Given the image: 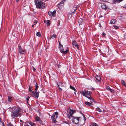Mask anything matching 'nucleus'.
<instances>
[{
	"label": "nucleus",
	"mask_w": 126,
	"mask_h": 126,
	"mask_svg": "<svg viewBox=\"0 0 126 126\" xmlns=\"http://www.w3.org/2000/svg\"><path fill=\"white\" fill-rule=\"evenodd\" d=\"M79 92L83 96H85L88 98L90 100L94 101L93 99H92L91 97V95L90 94L92 93L90 91L86 90H84L80 91Z\"/></svg>",
	"instance_id": "3"
},
{
	"label": "nucleus",
	"mask_w": 126,
	"mask_h": 126,
	"mask_svg": "<svg viewBox=\"0 0 126 126\" xmlns=\"http://www.w3.org/2000/svg\"><path fill=\"white\" fill-rule=\"evenodd\" d=\"M36 35L39 37L41 36V33L40 32H37L36 34Z\"/></svg>",
	"instance_id": "29"
},
{
	"label": "nucleus",
	"mask_w": 126,
	"mask_h": 126,
	"mask_svg": "<svg viewBox=\"0 0 126 126\" xmlns=\"http://www.w3.org/2000/svg\"><path fill=\"white\" fill-rule=\"evenodd\" d=\"M52 38V36H50L49 37V39H50V40L51 38Z\"/></svg>",
	"instance_id": "42"
},
{
	"label": "nucleus",
	"mask_w": 126,
	"mask_h": 126,
	"mask_svg": "<svg viewBox=\"0 0 126 126\" xmlns=\"http://www.w3.org/2000/svg\"><path fill=\"white\" fill-rule=\"evenodd\" d=\"M30 97L29 96H28V97L27 98V102H28V101L30 99Z\"/></svg>",
	"instance_id": "34"
},
{
	"label": "nucleus",
	"mask_w": 126,
	"mask_h": 126,
	"mask_svg": "<svg viewBox=\"0 0 126 126\" xmlns=\"http://www.w3.org/2000/svg\"><path fill=\"white\" fill-rule=\"evenodd\" d=\"M99 26V27H101V24H99V25H98Z\"/></svg>",
	"instance_id": "45"
},
{
	"label": "nucleus",
	"mask_w": 126,
	"mask_h": 126,
	"mask_svg": "<svg viewBox=\"0 0 126 126\" xmlns=\"http://www.w3.org/2000/svg\"><path fill=\"white\" fill-rule=\"evenodd\" d=\"M52 37H54L55 38H56L57 37V36L56 35L54 34H53L52 35Z\"/></svg>",
	"instance_id": "33"
},
{
	"label": "nucleus",
	"mask_w": 126,
	"mask_h": 126,
	"mask_svg": "<svg viewBox=\"0 0 126 126\" xmlns=\"http://www.w3.org/2000/svg\"><path fill=\"white\" fill-rule=\"evenodd\" d=\"M2 126H5L4 122H1Z\"/></svg>",
	"instance_id": "39"
},
{
	"label": "nucleus",
	"mask_w": 126,
	"mask_h": 126,
	"mask_svg": "<svg viewBox=\"0 0 126 126\" xmlns=\"http://www.w3.org/2000/svg\"><path fill=\"white\" fill-rule=\"evenodd\" d=\"M37 23V21H36L35 22H34V23L35 24H34V25H35V23Z\"/></svg>",
	"instance_id": "44"
},
{
	"label": "nucleus",
	"mask_w": 126,
	"mask_h": 126,
	"mask_svg": "<svg viewBox=\"0 0 126 126\" xmlns=\"http://www.w3.org/2000/svg\"><path fill=\"white\" fill-rule=\"evenodd\" d=\"M70 88L72 89L73 90L75 91V90H76L75 89V88L74 87H73L71 85H70Z\"/></svg>",
	"instance_id": "30"
},
{
	"label": "nucleus",
	"mask_w": 126,
	"mask_h": 126,
	"mask_svg": "<svg viewBox=\"0 0 126 126\" xmlns=\"http://www.w3.org/2000/svg\"><path fill=\"white\" fill-rule=\"evenodd\" d=\"M21 121H22V120H20V121H21Z\"/></svg>",
	"instance_id": "50"
},
{
	"label": "nucleus",
	"mask_w": 126,
	"mask_h": 126,
	"mask_svg": "<svg viewBox=\"0 0 126 126\" xmlns=\"http://www.w3.org/2000/svg\"><path fill=\"white\" fill-rule=\"evenodd\" d=\"M32 27H34V25H32Z\"/></svg>",
	"instance_id": "49"
},
{
	"label": "nucleus",
	"mask_w": 126,
	"mask_h": 126,
	"mask_svg": "<svg viewBox=\"0 0 126 126\" xmlns=\"http://www.w3.org/2000/svg\"><path fill=\"white\" fill-rule=\"evenodd\" d=\"M78 22L79 25L82 24L83 23V19L81 18H80L78 20Z\"/></svg>",
	"instance_id": "17"
},
{
	"label": "nucleus",
	"mask_w": 126,
	"mask_h": 126,
	"mask_svg": "<svg viewBox=\"0 0 126 126\" xmlns=\"http://www.w3.org/2000/svg\"><path fill=\"white\" fill-rule=\"evenodd\" d=\"M39 87V86L37 85V83H36V84L35 85V91H36L38 89Z\"/></svg>",
	"instance_id": "22"
},
{
	"label": "nucleus",
	"mask_w": 126,
	"mask_h": 126,
	"mask_svg": "<svg viewBox=\"0 0 126 126\" xmlns=\"http://www.w3.org/2000/svg\"><path fill=\"white\" fill-rule=\"evenodd\" d=\"M57 85L58 86V88L59 89V91L61 92L62 89V88L63 87V83L62 82H60L57 83Z\"/></svg>",
	"instance_id": "7"
},
{
	"label": "nucleus",
	"mask_w": 126,
	"mask_h": 126,
	"mask_svg": "<svg viewBox=\"0 0 126 126\" xmlns=\"http://www.w3.org/2000/svg\"><path fill=\"white\" fill-rule=\"evenodd\" d=\"M102 35L104 36H105L106 35V34L105 33L103 32Z\"/></svg>",
	"instance_id": "43"
},
{
	"label": "nucleus",
	"mask_w": 126,
	"mask_h": 126,
	"mask_svg": "<svg viewBox=\"0 0 126 126\" xmlns=\"http://www.w3.org/2000/svg\"><path fill=\"white\" fill-rule=\"evenodd\" d=\"M91 126H98L97 124L94 123H93L91 124Z\"/></svg>",
	"instance_id": "31"
},
{
	"label": "nucleus",
	"mask_w": 126,
	"mask_h": 126,
	"mask_svg": "<svg viewBox=\"0 0 126 126\" xmlns=\"http://www.w3.org/2000/svg\"><path fill=\"white\" fill-rule=\"evenodd\" d=\"M113 27L115 29H117L119 28V27L118 26H116L115 25H113Z\"/></svg>",
	"instance_id": "26"
},
{
	"label": "nucleus",
	"mask_w": 126,
	"mask_h": 126,
	"mask_svg": "<svg viewBox=\"0 0 126 126\" xmlns=\"http://www.w3.org/2000/svg\"><path fill=\"white\" fill-rule=\"evenodd\" d=\"M58 113L57 112H55L54 114H53L51 117V118H57Z\"/></svg>",
	"instance_id": "10"
},
{
	"label": "nucleus",
	"mask_w": 126,
	"mask_h": 126,
	"mask_svg": "<svg viewBox=\"0 0 126 126\" xmlns=\"http://www.w3.org/2000/svg\"><path fill=\"white\" fill-rule=\"evenodd\" d=\"M70 111L68 113L67 115L69 118L72 117V122L75 124H77L79 122V118L75 117H72L73 114L76 112L75 110H72L70 108Z\"/></svg>",
	"instance_id": "2"
},
{
	"label": "nucleus",
	"mask_w": 126,
	"mask_h": 126,
	"mask_svg": "<svg viewBox=\"0 0 126 126\" xmlns=\"http://www.w3.org/2000/svg\"><path fill=\"white\" fill-rule=\"evenodd\" d=\"M32 69L34 71H35L36 70L35 69L33 66H32Z\"/></svg>",
	"instance_id": "38"
},
{
	"label": "nucleus",
	"mask_w": 126,
	"mask_h": 126,
	"mask_svg": "<svg viewBox=\"0 0 126 126\" xmlns=\"http://www.w3.org/2000/svg\"><path fill=\"white\" fill-rule=\"evenodd\" d=\"M9 109L10 111L11 112V116L12 118H14L15 117H18L20 115L21 109L18 107H10Z\"/></svg>",
	"instance_id": "1"
},
{
	"label": "nucleus",
	"mask_w": 126,
	"mask_h": 126,
	"mask_svg": "<svg viewBox=\"0 0 126 126\" xmlns=\"http://www.w3.org/2000/svg\"><path fill=\"white\" fill-rule=\"evenodd\" d=\"M59 48L60 49L61 52L63 54H66L68 52V50H66L65 51L63 50V47L62 45H60V46H59Z\"/></svg>",
	"instance_id": "5"
},
{
	"label": "nucleus",
	"mask_w": 126,
	"mask_h": 126,
	"mask_svg": "<svg viewBox=\"0 0 126 126\" xmlns=\"http://www.w3.org/2000/svg\"><path fill=\"white\" fill-rule=\"evenodd\" d=\"M116 22V19H113L111 20L110 22V23L111 24H115Z\"/></svg>",
	"instance_id": "18"
},
{
	"label": "nucleus",
	"mask_w": 126,
	"mask_h": 126,
	"mask_svg": "<svg viewBox=\"0 0 126 126\" xmlns=\"http://www.w3.org/2000/svg\"><path fill=\"white\" fill-rule=\"evenodd\" d=\"M28 123L31 126H36V125L34 123L32 122H28Z\"/></svg>",
	"instance_id": "20"
},
{
	"label": "nucleus",
	"mask_w": 126,
	"mask_h": 126,
	"mask_svg": "<svg viewBox=\"0 0 126 126\" xmlns=\"http://www.w3.org/2000/svg\"><path fill=\"white\" fill-rule=\"evenodd\" d=\"M58 42H59V46H60V45H62L61 44L60 42L59 41H58Z\"/></svg>",
	"instance_id": "40"
},
{
	"label": "nucleus",
	"mask_w": 126,
	"mask_h": 126,
	"mask_svg": "<svg viewBox=\"0 0 126 126\" xmlns=\"http://www.w3.org/2000/svg\"><path fill=\"white\" fill-rule=\"evenodd\" d=\"M7 100L9 102H11L12 100V98L11 96H8V97Z\"/></svg>",
	"instance_id": "21"
},
{
	"label": "nucleus",
	"mask_w": 126,
	"mask_h": 126,
	"mask_svg": "<svg viewBox=\"0 0 126 126\" xmlns=\"http://www.w3.org/2000/svg\"><path fill=\"white\" fill-rule=\"evenodd\" d=\"M45 21H44V22H45Z\"/></svg>",
	"instance_id": "51"
},
{
	"label": "nucleus",
	"mask_w": 126,
	"mask_h": 126,
	"mask_svg": "<svg viewBox=\"0 0 126 126\" xmlns=\"http://www.w3.org/2000/svg\"><path fill=\"white\" fill-rule=\"evenodd\" d=\"M56 11L55 10H54L52 12L49 11L48 12V14L50 16H55L56 15Z\"/></svg>",
	"instance_id": "8"
},
{
	"label": "nucleus",
	"mask_w": 126,
	"mask_h": 126,
	"mask_svg": "<svg viewBox=\"0 0 126 126\" xmlns=\"http://www.w3.org/2000/svg\"><path fill=\"white\" fill-rule=\"evenodd\" d=\"M77 9V7L76 6H74L73 7V8L72 9V14H73L74 13H75V11Z\"/></svg>",
	"instance_id": "16"
},
{
	"label": "nucleus",
	"mask_w": 126,
	"mask_h": 126,
	"mask_svg": "<svg viewBox=\"0 0 126 126\" xmlns=\"http://www.w3.org/2000/svg\"><path fill=\"white\" fill-rule=\"evenodd\" d=\"M72 44L73 46H75L76 47H77L78 48V44L74 40L73 41Z\"/></svg>",
	"instance_id": "13"
},
{
	"label": "nucleus",
	"mask_w": 126,
	"mask_h": 126,
	"mask_svg": "<svg viewBox=\"0 0 126 126\" xmlns=\"http://www.w3.org/2000/svg\"><path fill=\"white\" fill-rule=\"evenodd\" d=\"M121 83L124 86H126V83L124 80H122L121 81Z\"/></svg>",
	"instance_id": "24"
},
{
	"label": "nucleus",
	"mask_w": 126,
	"mask_h": 126,
	"mask_svg": "<svg viewBox=\"0 0 126 126\" xmlns=\"http://www.w3.org/2000/svg\"><path fill=\"white\" fill-rule=\"evenodd\" d=\"M66 0H63L59 3L58 5V7L59 8L60 7H61L62 6H63L64 2Z\"/></svg>",
	"instance_id": "15"
},
{
	"label": "nucleus",
	"mask_w": 126,
	"mask_h": 126,
	"mask_svg": "<svg viewBox=\"0 0 126 126\" xmlns=\"http://www.w3.org/2000/svg\"><path fill=\"white\" fill-rule=\"evenodd\" d=\"M39 123L41 124H42V125H43V122H42V121H41V120H40L39 121Z\"/></svg>",
	"instance_id": "37"
},
{
	"label": "nucleus",
	"mask_w": 126,
	"mask_h": 126,
	"mask_svg": "<svg viewBox=\"0 0 126 126\" xmlns=\"http://www.w3.org/2000/svg\"><path fill=\"white\" fill-rule=\"evenodd\" d=\"M96 110L99 112H102V111L101 110V109L99 108H96Z\"/></svg>",
	"instance_id": "27"
},
{
	"label": "nucleus",
	"mask_w": 126,
	"mask_h": 126,
	"mask_svg": "<svg viewBox=\"0 0 126 126\" xmlns=\"http://www.w3.org/2000/svg\"><path fill=\"white\" fill-rule=\"evenodd\" d=\"M82 115L83 116V118H84V121H85L86 120L85 117V116H84V115L83 114Z\"/></svg>",
	"instance_id": "36"
},
{
	"label": "nucleus",
	"mask_w": 126,
	"mask_h": 126,
	"mask_svg": "<svg viewBox=\"0 0 126 126\" xmlns=\"http://www.w3.org/2000/svg\"><path fill=\"white\" fill-rule=\"evenodd\" d=\"M38 0L40 1H43L44 0Z\"/></svg>",
	"instance_id": "47"
},
{
	"label": "nucleus",
	"mask_w": 126,
	"mask_h": 126,
	"mask_svg": "<svg viewBox=\"0 0 126 126\" xmlns=\"http://www.w3.org/2000/svg\"><path fill=\"white\" fill-rule=\"evenodd\" d=\"M29 90L30 91H31L32 92V90H31V86H29Z\"/></svg>",
	"instance_id": "35"
},
{
	"label": "nucleus",
	"mask_w": 126,
	"mask_h": 126,
	"mask_svg": "<svg viewBox=\"0 0 126 126\" xmlns=\"http://www.w3.org/2000/svg\"><path fill=\"white\" fill-rule=\"evenodd\" d=\"M92 90H94V88H92V89H91Z\"/></svg>",
	"instance_id": "46"
},
{
	"label": "nucleus",
	"mask_w": 126,
	"mask_h": 126,
	"mask_svg": "<svg viewBox=\"0 0 126 126\" xmlns=\"http://www.w3.org/2000/svg\"><path fill=\"white\" fill-rule=\"evenodd\" d=\"M7 125L8 126H16L15 125H14L12 124L11 123L8 124H7Z\"/></svg>",
	"instance_id": "28"
},
{
	"label": "nucleus",
	"mask_w": 126,
	"mask_h": 126,
	"mask_svg": "<svg viewBox=\"0 0 126 126\" xmlns=\"http://www.w3.org/2000/svg\"><path fill=\"white\" fill-rule=\"evenodd\" d=\"M101 7L102 9L105 10H106L107 8L105 4L103 3H101Z\"/></svg>",
	"instance_id": "11"
},
{
	"label": "nucleus",
	"mask_w": 126,
	"mask_h": 126,
	"mask_svg": "<svg viewBox=\"0 0 126 126\" xmlns=\"http://www.w3.org/2000/svg\"><path fill=\"white\" fill-rule=\"evenodd\" d=\"M123 7L125 8H126V4L124 5Z\"/></svg>",
	"instance_id": "41"
},
{
	"label": "nucleus",
	"mask_w": 126,
	"mask_h": 126,
	"mask_svg": "<svg viewBox=\"0 0 126 126\" xmlns=\"http://www.w3.org/2000/svg\"><path fill=\"white\" fill-rule=\"evenodd\" d=\"M19 0H16V1L17 2H18L19 1Z\"/></svg>",
	"instance_id": "48"
},
{
	"label": "nucleus",
	"mask_w": 126,
	"mask_h": 126,
	"mask_svg": "<svg viewBox=\"0 0 126 126\" xmlns=\"http://www.w3.org/2000/svg\"><path fill=\"white\" fill-rule=\"evenodd\" d=\"M95 78L97 82H99L100 80V77L98 76H96L95 77Z\"/></svg>",
	"instance_id": "19"
},
{
	"label": "nucleus",
	"mask_w": 126,
	"mask_h": 126,
	"mask_svg": "<svg viewBox=\"0 0 126 126\" xmlns=\"http://www.w3.org/2000/svg\"><path fill=\"white\" fill-rule=\"evenodd\" d=\"M39 92L38 91H35L34 92L33 91H32V92L31 93L32 94V96L34 97H35L36 98H38L39 97Z\"/></svg>",
	"instance_id": "6"
},
{
	"label": "nucleus",
	"mask_w": 126,
	"mask_h": 126,
	"mask_svg": "<svg viewBox=\"0 0 126 126\" xmlns=\"http://www.w3.org/2000/svg\"><path fill=\"white\" fill-rule=\"evenodd\" d=\"M42 1H40L38 0H35L34 2L35 4L36 7L39 9H42L44 8L45 7L44 3L42 2Z\"/></svg>",
	"instance_id": "4"
},
{
	"label": "nucleus",
	"mask_w": 126,
	"mask_h": 126,
	"mask_svg": "<svg viewBox=\"0 0 126 126\" xmlns=\"http://www.w3.org/2000/svg\"><path fill=\"white\" fill-rule=\"evenodd\" d=\"M18 48L19 53L23 54H24L25 52V50L22 49L20 46H18Z\"/></svg>",
	"instance_id": "9"
},
{
	"label": "nucleus",
	"mask_w": 126,
	"mask_h": 126,
	"mask_svg": "<svg viewBox=\"0 0 126 126\" xmlns=\"http://www.w3.org/2000/svg\"><path fill=\"white\" fill-rule=\"evenodd\" d=\"M35 120L36 121H39L40 120V117H39L38 116H37L35 118Z\"/></svg>",
	"instance_id": "23"
},
{
	"label": "nucleus",
	"mask_w": 126,
	"mask_h": 126,
	"mask_svg": "<svg viewBox=\"0 0 126 126\" xmlns=\"http://www.w3.org/2000/svg\"><path fill=\"white\" fill-rule=\"evenodd\" d=\"M106 89L108 90L109 91L112 93H114V91L111 89L109 86H107L106 87Z\"/></svg>",
	"instance_id": "12"
},
{
	"label": "nucleus",
	"mask_w": 126,
	"mask_h": 126,
	"mask_svg": "<svg viewBox=\"0 0 126 126\" xmlns=\"http://www.w3.org/2000/svg\"><path fill=\"white\" fill-rule=\"evenodd\" d=\"M52 120V121L54 123H56V119L54 118H51Z\"/></svg>",
	"instance_id": "32"
},
{
	"label": "nucleus",
	"mask_w": 126,
	"mask_h": 126,
	"mask_svg": "<svg viewBox=\"0 0 126 126\" xmlns=\"http://www.w3.org/2000/svg\"><path fill=\"white\" fill-rule=\"evenodd\" d=\"M47 26H48L50 25V21L49 20H47Z\"/></svg>",
	"instance_id": "25"
},
{
	"label": "nucleus",
	"mask_w": 126,
	"mask_h": 126,
	"mask_svg": "<svg viewBox=\"0 0 126 126\" xmlns=\"http://www.w3.org/2000/svg\"><path fill=\"white\" fill-rule=\"evenodd\" d=\"M85 103L86 105L89 106H91L92 105V101L90 102L86 101L85 102Z\"/></svg>",
	"instance_id": "14"
}]
</instances>
